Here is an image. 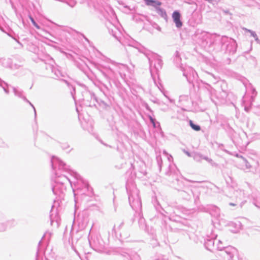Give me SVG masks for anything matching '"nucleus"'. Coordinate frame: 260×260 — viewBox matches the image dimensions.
Instances as JSON below:
<instances>
[{"label": "nucleus", "instance_id": "nucleus-4", "mask_svg": "<svg viewBox=\"0 0 260 260\" xmlns=\"http://www.w3.org/2000/svg\"><path fill=\"white\" fill-rule=\"evenodd\" d=\"M30 20H31V22L32 23L33 25L38 29H39L40 28L39 26L36 23L34 19L31 16H29Z\"/></svg>", "mask_w": 260, "mask_h": 260}, {"label": "nucleus", "instance_id": "nucleus-5", "mask_svg": "<svg viewBox=\"0 0 260 260\" xmlns=\"http://www.w3.org/2000/svg\"><path fill=\"white\" fill-rule=\"evenodd\" d=\"M151 120L152 122H153V125H154V126H155V123H154V122H153V119L151 118Z\"/></svg>", "mask_w": 260, "mask_h": 260}, {"label": "nucleus", "instance_id": "nucleus-1", "mask_svg": "<svg viewBox=\"0 0 260 260\" xmlns=\"http://www.w3.org/2000/svg\"><path fill=\"white\" fill-rule=\"evenodd\" d=\"M172 17L174 20V22H175L176 26L179 28L181 27L182 25V23L181 22L180 20V17L181 15L180 14L177 12L175 11L172 15Z\"/></svg>", "mask_w": 260, "mask_h": 260}, {"label": "nucleus", "instance_id": "nucleus-3", "mask_svg": "<svg viewBox=\"0 0 260 260\" xmlns=\"http://www.w3.org/2000/svg\"><path fill=\"white\" fill-rule=\"evenodd\" d=\"M189 124L191 128L196 131H199L201 129L200 126L194 124L191 120H190Z\"/></svg>", "mask_w": 260, "mask_h": 260}, {"label": "nucleus", "instance_id": "nucleus-2", "mask_svg": "<svg viewBox=\"0 0 260 260\" xmlns=\"http://www.w3.org/2000/svg\"><path fill=\"white\" fill-rule=\"evenodd\" d=\"M145 1L146 5L148 6L152 5L153 6H159L161 4V3L160 2L156 1H154V0H145Z\"/></svg>", "mask_w": 260, "mask_h": 260}]
</instances>
